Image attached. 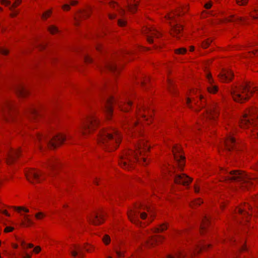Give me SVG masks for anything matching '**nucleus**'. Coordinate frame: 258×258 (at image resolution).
I'll use <instances>...</instances> for the list:
<instances>
[{"instance_id":"1","label":"nucleus","mask_w":258,"mask_h":258,"mask_svg":"<svg viewBox=\"0 0 258 258\" xmlns=\"http://www.w3.org/2000/svg\"><path fill=\"white\" fill-rule=\"evenodd\" d=\"M121 141V136L115 129L102 130L98 136V144L108 151L117 148Z\"/></svg>"},{"instance_id":"2","label":"nucleus","mask_w":258,"mask_h":258,"mask_svg":"<svg viewBox=\"0 0 258 258\" xmlns=\"http://www.w3.org/2000/svg\"><path fill=\"white\" fill-rule=\"evenodd\" d=\"M136 151H128L125 155L121 157L120 160L119 164L123 168H127L131 165L132 159L138 161L140 163L143 162L145 164H147L146 159L144 157H142L141 159L139 157V155L142 156V153L144 151H147L149 149V146L146 145V142L144 141H138L135 145Z\"/></svg>"},{"instance_id":"3","label":"nucleus","mask_w":258,"mask_h":258,"mask_svg":"<svg viewBox=\"0 0 258 258\" xmlns=\"http://www.w3.org/2000/svg\"><path fill=\"white\" fill-rule=\"evenodd\" d=\"M220 174L223 180L239 182L242 187L247 189H249L250 186H252L255 181V179L239 170L228 171L221 169Z\"/></svg>"},{"instance_id":"4","label":"nucleus","mask_w":258,"mask_h":258,"mask_svg":"<svg viewBox=\"0 0 258 258\" xmlns=\"http://www.w3.org/2000/svg\"><path fill=\"white\" fill-rule=\"evenodd\" d=\"M251 87L250 84L248 83L239 87L233 86L231 88L230 93L235 101L242 103L249 98L250 95L252 94L254 92L258 91L257 87H253V90H251Z\"/></svg>"},{"instance_id":"5","label":"nucleus","mask_w":258,"mask_h":258,"mask_svg":"<svg viewBox=\"0 0 258 258\" xmlns=\"http://www.w3.org/2000/svg\"><path fill=\"white\" fill-rule=\"evenodd\" d=\"M66 136L64 135L58 134L51 139L45 135L37 133L35 135V140L38 142L40 148H41L40 145L44 142L49 148H55L57 146L61 144L66 139Z\"/></svg>"},{"instance_id":"6","label":"nucleus","mask_w":258,"mask_h":258,"mask_svg":"<svg viewBox=\"0 0 258 258\" xmlns=\"http://www.w3.org/2000/svg\"><path fill=\"white\" fill-rule=\"evenodd\" d=\"M258 110L256 108H249L245 113L240 120V125L241 127H249L254 124L255 119H258Z\"/></svg>"},{"instance_id":"7","label":"nucleus","mask_w":258,"mask_h":258,"mask_svg":"<svg viewBox=\"0 0 258 258\" xmlns=\"http://www.w3.org/2000/svg\"><path fill=\"white\" fill-rule=\"evenodd\" d=\"M98 124V121L93 115L87 117L86 119L84 121L80 126V132L85 135L88 133H90Z\"/></svg>"},{"instance_id":"8","label":"nucleus","mask_w":258,"mask_h":258,"mask_svg":"<svg viewBox=\"0 0 258 258\" xmlns=\"http://www.w3.org/2000/svg\"><path fill=\"white\" fill-rule=\"evenodd\" d=\"M43 173L40 171H36L34 170H30L26 172V176L27 180L31 183H38L40 182L42 179L40 177L43 175Z\"/></svg>"},{"instance_id":"9","label":"nucleus","mask_w":258,"mask_h":258,"mask_svg":"<svg viewBox=\"0 0 258 258\" xmlns=\"http://www.w3.org/2000/svg\"><path fill=\"white\" fill-rule=\"evenodd\" d=\"M174 158L178 163V168L182 170L184 165V157L181 155V149L179 146H175L173 148Z\"/></svg>"},{"instance_id":"10","label":"nucleus","mask_w":258,"mask_h":258,"mask_svg":"<svg viewBox=\"0 0 258 258\" xmlns=\"http://www.w3.org/2000/svg\"><path fill=\"white\" fill-rule=\"evenodd\" d=\"M174 175V182L177 184H181L183 185H188L191 182L192 179L184 173L175 174Z\"/></svg>"},{"instance_id":"11","label":"nucleus","mask_w":258,"mask_h":258,"mask_svg":"<svg viewBox=\"0 0 258 258\" xmlns=\"http://www.w3.org/2000/svg\"><path fill=\"white\" fill-rule=\"evenodd\" d=\"M104 215L105 213L102 211L99 214L96 213L92 214L87 217V219L89 223L94 225H98L103 222Z\"/></svg>"},{"instance_id":"12","label":"nucleus","mask_w":258,"mask_h":258,"mask_svg":"<svg viewBox=\"0 0 258 258\" xmlns=\"http://www.w3.org/2000/svg\"><path fill=\"white\" fill-rule=\"evenodd\" d=\"M144 33L145 34L147 35V41L150 43L153 42V38L154 37L158 38L161 35V34L158 32V31L156 29L153 27H146L144 30Z\"/></svg>"},{"instance_id":"13","label":"nucleus","mask_w":258,"mask_h":258,"mask_svg":"<svg viewBox=\"0 0 258 258\" xmlns=\"http://www.w3.org/2000/svg\"><path fill=\"white\" fill-rule=\"evenodd\" d=\"M114 101L115 100L114 99L109 95H108L104 99V107L108 118H109V116H111L112 114V105Z\"/></svg>"},{"instance_id":"14","label":"nucleus","mask_w":258,"mask_h":258,"mask_svg":"<svg viewBox=\"0 0 258 258\" xmlns=\"http://www.w3.org/2000/svg\"><path fill=\"white\" fill-rule=\"evenodd\" d=\"M19 150H10L7 151L5 155V159L7 163L10 165L14 163L16 157L19 155Z\"/></svg>"},{"instance_id":"15","label":"nucleus","mask_w":258,"mask_h":258,"mask_svg":"<svg viewBox=\"0 0 258 258\" xmlns=\"http://www.w3.org/2000/svg\"><path fill=\"white\" fill-rule=\"evenodd\" d=\"M218 114V110L215 105H213L210 108L206 110V116L204 117V119L206 121L215 120L217 117Z\"/></svg>"},{"instance_id":"16","label":"nucleus","mask_w":258,"mask_h":258,"mask_svg":"<svg viewBox=\"0 0 258 258\" xmlns=\"http://www.w3.org/2000/svg\"><path fill=\"white\" fill-rule=\"evenodd\" d=\"M218 76L222 82H227L232 80L233 73L228 69H223Z\"/></svg>"},{"instance_id":"17","label":"nucleus","mask_w":258,"mask_h":258,"mask_svg":"<svg viewBox=\"0 0 258 258\" xmlns=\"http://www.w3.org/2000/svg\"><path fill=\"white\" fill-rule=\"evenodd\" d=\"M13 108V105L10 101L7 100L5 101L1 108V112L3 117L6 120H8L7 113H9L10 111Z\"/></svg>"},{"instance_id":"18","label":"nucleus","mask_w":258,"mask_h":258,"mask_svg":"<svg viewBox=\"0 0 258 258\" xmlns=\"http://www.w3.org/2000/svg\"><path fill=\"white\" fill-rule=\"evenodd\" d=\"M207 79L209 83L207 90L211 93H215L218 91V86L214 84V81L210 74L207 75Z\"/></svg>"},{"instance_id":"19","label":"nucleus","mask_w":258,"mask_h":258,"mask_svg":"<svg viewBox=\"0 0 258 258\" xmlns=\"http://www.w3.org/2000/svg\"><path fill=\"white\" fill-rule=\"evenodd\" d=\"M163 239L162 236H149L144 239L145 243L148 246H153L155 243L160 241Z\"/></svg>"},{"instance_id":"20","label":"nucleus","mask_w":258,"mask_h":258,"mask_svg":"<svg viewBox=\"0 0 258 258\" xmlns=\"http://www.w3.org/2000/svg\"><path fill=\"white\" fill-rule=\"evenodd\" d=\"M225 147L228 151L236 148V142L235 139L231 135H229L227 139L224 141Z\"/></svg>"},{"instance_id":"21","label":"nucleus","mask_w":258,"mask_h":258,"mask_svg":"<svg viewBox=\"0 0 258 258\" xmlns=\"http://www.w3.org/2000/svg\"><path fill=\"white\" fill-rule=\"evenodd\" d=\"M182 30V26L178 24H176V25H174L171 26V34L173 36L176 37L178 38L181 34Z\"/></svg>"},{"instance_id":"22","label":"nucleus","mask_w":258,"mask_h":258,"mask_svg":"<svg viewBox=\"0 0 258 258\" xmlns=\"http://www.w3.org/2000/svg\"><path fill=\"white\" fill-rule=\"evenodd\" d=\"M130 220L136 224L139 223L138 218V212L134 210L131 211L128 214Z\"/></svg>"},{"instance_id":"23","label":"nucleus","mask_w":258,"mask_h":258,"mask_svg":"<svg viewBox=\"0 0 258 258\" xmlns=\"http://www.w3.org/2000/svg\"><path fill=\"white\" fill-rule=\"evenodd\" d=\"M105 68L112 72L118 71V68L114 60L107 61L105 63Z\"/></svg>"},{"instance_id":"24","label":"nucleus","mask_w":258,"mask_h":258,"mask_svg":"<svg viewBox=\"0 0 258 258\" xmlns=\"http://www.w3.org/2000/svg\"><path fill=\"white\" fill-rule=\"evenodd\" d=\"M15 91L18 95L21 96H25L28 93L27 90L23 85H21L16 87L15 88Z\"/></svg>"},{"instance_id":"25","label":"nucleus","mask_w":258,"mask_h":258,"mask_svg":"<svg viewBox=\"0 0 258 258\" xmlns=\"http://www.w3.org/2000/svg\"><path fill=\"white\" fill-rule=\"evenodd\" d=\"M26 113L33 118L37 117L39 114L37 109L33 106L29 107L27 110Z\"/></svg>"},{"instance_id":"26","label":"nucleus","mask_w":258,"mask_h":258,"mask_svg":"<svg viewBox=\"0 0 258 258\" xmlns=\"http://www.w3.org/2000/svg\"><path fill=\"white\" fill-rule=\"evenodd\" d=\"M1 3L6 6H10V10H12L13 8H16L21 3V0H16L15 3L13 5H11V2L8 0H1Z\"/></svg>"},{"instance_id":"27","label":"nucleus","mask_w":258,"mask_h":258,"mask_svg":"<svg viewBox=\"0 0 258 258\" xmlns=\"http://www.w3.org/2000/svg\"><path fill=\"white\" fill-rule=\"evenodd\" d=\"M138 3V0H128V8L132 13H134L136 10V7Z\"/></svg>"},{"instance_id":"28","label":"nucleus","mask_w":258,"mask_h":258,"mask_svg":"<svg viewBox=\"0 0 258 258\" xmlns=\"http://www.w3.org/2000/svg\"><path fill=\"white\" fill-rule=\"evenodd\" d=\"M132 104V102L129 99L126 101V102L124 103L123 105H120L119 107L121 108V110L123 111H128L130 109V107L131 106Z\"/></svg>"},{"instance_id":"29","label":"nucleus","mask_w":258,"mask_h":258,"mask_svg":"<svg viewBox=\"0 0 258 258\" xmlns=\"http://www.w3.org/2000/svg\"><path fill=\"white\" fill-rule=\"evenodd\" d=\"M209 223V217L208 216H205L202 221L201 225V229L202 231L205 230L207 226Z\"/></svg>"},{"instance_id":"30","label":"nucleus","mask_w":258,"mask_h":258,"mask_svg":"<svg viewBox=\"0 0 258 258\" xmlns=\"http://www.w3.org/2000/svg\"><path fill=\"white\" fill-rule=\"evenodd\" d=\"M194 103L195 105L199 106V101L196 100L195 99H192L191 98H186V104L187 106L190 108H192L193 106L192 103Z\"/></svg>"},{"instance_id":"31","label":"nucleus","mask_w":258,"mask_h":258,"mask_svg":"<svg viewBox=\"0 0 258 258\" xmlns=\"http://www.w3.org/2000/svg\"><path fill=\"white\" fill-rule=\"evenodd\" d=\"M247 209L248 210L251 209V206L248 204L245 205L243 209L239 208L238 209V212L241 214H243L244 215L247 216L250 215V214L246 211Z\"/></svg>"},{"instance_id":"32","label":"nucleus","mask_w":258,"mask_h":258,"mask_svg":"<svg viewBox=\"0 0 258 258\" xmlns=\"http://www.w3.org/2000/svg\"><path fill=\"white\" fill-rule=\"evenodd\" d=\"M75 249L76 250L73 251L71 252V254L73 256L76 257L78 253L80 254V256L83 255L82 253V248L81 247L76 246Z\"/></svg>"},{"instance_id":"33","label":"nucleus","mask_w":258,"mask_h":258,"mask_svg":"<svg viewBox=\"0 0 258 258\" xmlns=\"http://www.w3.org/2000/svg\"><path fill=\"white\" fill-rule=\"evenodd\" d=\"M186 254L181 252H179L176 254L175 255H168L167 256L166 258H184Z\"/></svg>"},{"instance_id":"34","label":"nucleus","mask_w":258,"mask_h":258,"mask_svg":"<svg viewBox=\"0 0 258 258\" xmlns=\"http://www.w3.org/2000/svg\"><path fill=\"white\" fill-rule=\"evenodd\" d=\"M147 110V107L145 106L141 107V108H138V111L137 113L138 115H141L142 117L145 118H146V115L145 114H143L142 112H145Z\"/></svg>"},{"instance_id":"35","label":"nucleus","mask_w":258,"mask_h":258,"mask_svg":"<svg viewBox=\"0 0 258 258\" xmlns=\"http://www.w3.org/2000/svg\"><path fill=\"white\" fill-rule=\"evenodd\" d=\"M24 216V218L26 221V224H24V222H23V224L25 225L26 226H29L33 224V222L31 220V219L29 218V216L27 215H23Z\"/></svg>"},{"instance_id":"36","label":"nucleus","mask_w":258,"mask_h":258,"mask_svg":"<svg viewBox=\"0 0 258 258\" xmlns=\"http://www.w3.org/2000/svg\"><path fill=\"white\" fill-rule=\"evenodd\" d=\"M181 12L180 9L178 10L175 13H172L168 15L167 19L169 20H173L176 16H180Z\"/></svg>"},{"instance_id":"37","label":"nucleus","mask_w":258,"mask_h":258,"mask_svg":"<svg viewBox=\"0 0 258 258\" xmlns=\"http://www.w3.org/2000/svg\"><path fill=\"white\" fill-rule=\"evenodd\" d=\"M167 228V225L165 224H163L160 226V227L156 228L155 229L154 232H162L166 229Z\"/></svg>"},{"instance_id":"38","label":"nucleus","mask_w":258,"mask_h":258,"mask_svg":"<svg viewBox=\"0 0 258 258\" xmlns=\"http://www.w3.org/2000/svg\"><path fill=\"white\" fill-rule=\"evenodd\" d=\"M56 163L57 162L55 159H51L48 162L47 165L50 168L53 169L55 168Z\"/></svg>"},{"instance_id":"39","label":"nucleus","mask_w":258,"mask_h":258,"mask_svg":"<svg viewBox=\"0 0 258 258\" xmlns=\"http://www.w3.org/2000/svg\"><path fill=\"white\" fill-rule=\"evenodd\" d=\"M48 30L51 34H54L58 32L57 28L53 25L49 27L48 28Z\"/></svg>"},{"instance_id":"40","label":"nucleus","mask_w":258,"mask_h":258,"mask_svg":"<svg viewBox=\"0 0 258 258\" xmlns=\"http://www.w3.org/2000/svg\"><path fill=\"white\" fill-rule=\"evenodd\" d=\"M209 245L208 244H201V245H199L197 248V252H199L203 249H206L207 247H208Z\"/></svg>"},{"instance_id":"41","label":"nucleus","mask_w":258,"mask_h":258,"mask_svg":"<svg viewBox=\"0 0 258 258\" xmlns=\"http://www.w3.org/2000/svg\"><path fill=\"white\" fill-rule=\"evenodd\" d=\"M126 123L131 127L136 125L138 122L136 120L132 121L130 119H127L125 120Z\"/></svg>"},{"instance_id":"42","label":"nucleus","mask_w":258,"mask_h":258,"mask_svg":"<svg viewBox=\"0 0 258 258\" xmlns=\"http://www.w3.org/2000/svg\"><path fill=\"white\" fill-rule=\"evenodd\" d=\"M102 240L105 244H108L110 241V237L108 235H105L102 238Z\"/></svg>"},{"instance_id":"43","label":"nucleus","mask_w":258,"mask_h":258,"mask_svg":"<svg viewBox=\"0 0 258 258\" xmlns=\"http://www.w3.org/2000/svg\"><path fill=\"white\" fill-rule=\"evenodd\" d=\"M229 22H234V21H242V19L240 17H237L236 18H234L233 16H231L228 20Z\"/></svg>"},{"instance_id":"44","label":"nucleus","mask_w":258,"mask_h":258,"mask_svg":"<svg viewBox=\"0 0 258 258\" xmlns=\"http://www.w3.org/2000/svg\"><path fill=\"white\" fill-rule=\"evenodd\" d=\"M186 52V49L185 48H180L175 50V52L178 54H184Z\"/></svg>"},{"instance_id":"45","label":"nucleus","mask_w":258,"mask_h":258,"mask_svg":"<svg viewBox=\"0 0 258 258\" xmlns=\"http://www.w3.org/2000/svg\"><path fill=\"white\" fill-rule=\"evenodd\" d=\"M118 25L120 27H123L126 25V22L124 19H118Z\"/></svg>"},{"instance_id":"46","label":"nucleus","mask_w":258,"mask_h":258,"mask_svg":"<svg viewBox=\"0 0 258 258\" xmlns=\"http://www.w3.org/2000/svg\"><path fill=\"white\" fill-rule=\"evenodd\" d=\"M13 208L15 210H18V211L20 210H23L26 213H28L29 212V210L28 209H26L25 208L21 207H14Z\"/></svg>"},{"instance_id":"47","label":"nucleus","mask_w":258,"mask_h":258,"mask_svg":"<svg viewBox=\"0 0 258 258\" xmlns=\"http://www.w3.org/2000/svg\"><path fill=\"white\" fill-rule=\"evenodd\" d=\"M211 42H212V40H210V39H208V40L204 41L203 43V44H202L203 47H204L205 48H207L210 45V44L211 43Z\"/></svg>"},{"instance_id":"48","label":"nucleus","mask_w":258,"mask_h":258,"mask_svg":"<svg viewBox=\"0 0 258 258\" xmlns=\"http://www.w3.org/2000/svg\"><path fill=\"white\" fill-rule=\"evenodd\" d=\"M21 245L23 246L24 248L29 247L32 248L33 247V245L31 243L26 244V243L24 241H21Z\"/></svg>"},{"instance_id":"49","label":"nucleus","mask_w":258,"mask_h":258,"mask_svg":"<svg viewBox=\"0 0 258 258\" xmlns=\"http://www.w3.org/2000/svg\"><path fill=\"white\" fill-rule=\"evenodd\" d=\"M84 60L87 63H90L92 61V58L88 55H85L84 56Z\"/></svg>"},{"instance_id":"50","label":"nucleus","mask_w":258,"mask_h":258,"mask_svg":"<svg viewBox=\"0 0 258 258\" xmlns=\"http://www.w3.org/2000/svg\"><path fill=\"white\" fill-rule=\"evenodd\" d=\"M115 252L117 256V257L119 258L123 256V252L122 250H115Z\"/></svg>"},{"instance_id":"51","label":"nucleus","mask_w":258,"mask_h":258,"mask_svg":"<svg viewBox=\"0 0 258 258\" xmlns=\"http://www.w3.org/2000/svg\"><path fill=\"white\" fill-rule=\"evenodd\" d=\"M248 0H236L237 3L239 5H245L247 4Z\"/></svg>"},{"instance_id":"52","label":"nucleus","mask_w":258,"mask_h":258,"mask_svg":"<svg viewBox=\"0 0 258 258\" xmlns=\"http://www.w3.org/2000/svg\"><path fill=\"white\" fill-rule=\"evenodd\" d=\"M14 8L11 10L12 11V13L11 14V16L12 17H16L19 13V11L18 10H14Z\"/></svg>"},{"instance_id":"53","label":"nucleus","mask_w":258,"mask_h":258,"mask_svg":"<svg viewBox=\"0 0 258 258\" xmlns=\"http://www.w3.org/2000/svg\"><path fill=\"white\" fill-rule=\"evenodd\" d=\"M50 13H51V11H50L45 12L43 14V15L42 16V18L45 19H46L47 17H48L50 16Z\"/></svg>"},{"instance_id":"54","label":"nucleus","mask_w":258,"mask_h":258,"mask_svg":"<svg viewBox=\"0 0 258 258\" xmlns=\"http://www.w3.org/2000/svg\"><path fill=\"white\" fill-rule=\"evenodd\" d=\"M9 51L7 49L0 47V53L4 55H7Z\"/></svg>"},{"instance_id":"55","label":"nucleus","mask_w":258,"mask_h":258,"mask_svg":"<svg viewBox=\"0 0 258 258\" xmlns=\"http://www.w3.org/2000/svg\"><path fill=\"white\" fill-rule=\"evenodd\" d=\"M44 216V215L41 213V212H39L38 213H37L36 215H35V217L37 219H41V218L43 217Z\"/></svg>"},{"instance_id":"56","label":"nucleus","mask_w":258,"mask_h":258,"mask_svg":"<svg viewBox=\"0 0 258 258\" xmlns=\"http://www.w3.org/2000/svg\"><path fill=\"white\" fill-rule=\"evenodd\" d=\"M106 90H107V87H106V86L105 85H102V86L98 88V91L99 92L106 91Z\"/></svg>"},{"instance_id":"57","label":"nucleus","mask_w":258,"mask_h":258,"mask_svg":"<svg viewBox=\"0 0 258 258\" xmlns=\"http://www.w3.org/2000/svg\"><path fill=\"white\" fill-rule=\"evenodd\" d=\"M79 17H88L89 16V13L88 12H83V13H81L79 14Z\"/></svg>"},{"instance_id":"58","label":"nucleus","mask_w":258,"mask_h":258,"mask_svg":"<svg viewBox=\"0 0 258 258\" xmlns=\"http://www.w3.org/2000/svg\"><path fill=\"white\" fill-rule=\"evenodd\" d=\"M41 250V248L40 246H36L34 249H33V251L34 252H35V253H38Z\"/></svg>"},{"instance_id":"59","label":"nucleus","mask_w":258,"mask_h":258,"mask_svg":"<svg viewBox=\"0 0 258 258\" xmlns=\"http://www.w3.org/2000/svg\"><path fill=\"white\" fill-rule=\"evenodd\" d=\"M70 5H68V4H65L64 5H63L62 6V8L64 10H68L70 9Z\"/></svg>"},{"instance_id":"60","label":"nucleus","mask_w":258,"mask_h":258,"mask_svg":"<svg viewBox=\"0 0 258 258\" xmlns=\"http://www.w3.org/2000/svg\"><path fill=\"white\" fill-rule=\"evenodd\" d=\"M14 229V228L13 227H7L5 229V232H11L12 231H13V230Z\"/></svg>"},{"instance_id":"61","label":"nucleus","mask_w":258,"mask_h":258,"mask_svg":"<svg viewBox=\"0 0 258 258\" xmlns=\"http://www.w3.org/2000/svg\"><path fill=\"white\" fill-rule=\"evenodd\" d=\"M211 6H212L211 2L207 3L205 5V7L206 9H210L211 7Z\"/></svg>"},{"instance_id":"62","label":"nucleus","mask_w":258,"mask_h":258,"mask_svg":"<svg viewBox=\"0 0 258 258\" xmlns=\"http://www.w3.org/2000/svg\"><path fill=\"white\" fill-rule=\"evenodd\" d=\"M140 217L142 219H145L147 217V214L146 213H141Z\"/></svg>"},{"instance_id":"63","label":"nucleus","mask_w":258,"mask_h":258,"mask_svg":"<svg viewBox=\"0 0 258 258\" xmlns=\"http://www.w3.org/2000/svg\"><path fill=\"white\" fill-rule=\"evenodd\" d=\"M202 203V201L200 199H198L197 201H195L194 204L200 205Z\"/></svg>"},{"instance_id":"64","label":"nucleus","mask_w":258,"mask_h":258,"mask_svg":"<svg viewBox=\"0 0 258 258\" xmlns=\"http://www.w3.org/2000/svg\"><path fill=\"white\" fill-rule=\"evenodd\" d=\"M77 3H78V2L76 1H74V0L70 1V4H71V5H72V6H75Z\"/></svg>"}]
</instances>
